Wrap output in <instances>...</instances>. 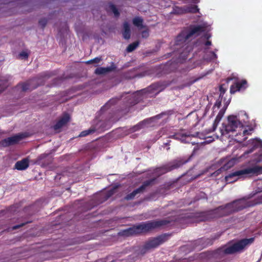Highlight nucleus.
Instances as JSON below:
<instances>
[{
    "instance_id": "473e14b6",
    "label": "nucleus",
    "mask_w": 262,
    "mask_h": 262,
    "mask_svg": "<svg viewBox=\"0 0 262 262\" xmlns=\"http://www.w3.org/2000/svg\"><path fill=\"white\" fill-rule=\"evenodd\" d=\"M47 19L46 18L41 19L39 20V24L42 27L44 28L47 24Z\"/></svg>"
},
{
    "instance_id": "f8f14e48",
    "label": "nucleus",
    "mask_w": 262,
    "mask_h": 262,
    "mask_svg": "<svg viewBox=\"0 0 262 262\" xmlns=\"http://www.w3.org/2000/svg\"><path fill=\"white\" fill-rule=\"evenodd\" d=\"M70 118V116L68 114H64L54 125V129L56 130H59L62 127L64 126L69 121Z\"/></svg>"
},
{
    "instance_id": "a18cd8bd",
    "label": "nucleus",
    "mask_w": 262,
    "mask_h": 262,
    "mask_svg": "<svg viewBox=\"0 0 262 262\" xmlns=\"http://www.w3.org/2000/svg\"><path fill=\"white\" fill-rule=\"evenodd\" d=\"M252 151V150H250L249 151H247L245 152V154H248L251 152Z\"/></svg>"
},
{
    "instance_id": "58836bf2",
    "label": "nucleus",
    "mask_w": 262,
    "mask_h": 262,
    "mask_svg": "<svg viewBox=\"0 0 262 262\" xmlns=\"http://www.w3.org/2000/svg\"><path fill=\"white\" fill-rule=\"evenodd\" d=\"M25 224V223H23L20 225L15 226L13 227L12 229H13V230L17 229L19 228L20 227L23 226Z\"/></svg>"
},
{
    "instance_id": "c03bdc74",
    "label": "nucleus",
    "mask_w": 262,
    "mask_h": 262,
    "mask_svg": "<svg viewBox=\"0 0 262 262\" xmlns=\"http://www.w3.org/2000/svg\"><path fill=\"white\" fill-rule=\"evenodd\" d=\"M162 169H164L165 170L163 172H165L170 170V169L169 168H168L167 167H164L162 168Z\"/></svg>"
},
{
    "instance_id": "6ab92c4d",
    "label": "nucleus",
    "mask_w": 262,
    "mask_h": 262,
    "mask_svg": "<svg viewBox=\"0 0 262 262\" xmlns=\"http://www.w3.org/2000/svg\"><path fill=\"white\" fill-rule=\"evenodd\" d=\"M231 80H232L231 78H228L226 79V83H223V84H221L220 86V88H219L220 92V97L222 99L223 98V96H224V94L225 93V92L227 91L228 82Z\"/></svg>"
},
{
    "instance_id": "2f4dec72",
    "label": "nucleus",
    "mask_w": 262,
    "mask_h": 262,
    "mask_svg": "<svg viewBox=\"0 0 262 262\" xmlns=\"http://www.w3.org/2000/svg\"><path fill=\"white\" fill-rule=\"evenodd\" d=\"M18 56L21 59H27L28 57V54L26 51H22L19 54Z\"/></svg>"
},
{
    "instance_id": "c756f323",
    "label": "nucleus",
    "mask_w": 262,
    "mask_h": 262,
    "mask_svg": "<svg viewBox=\"0 0 262 262\" xmlns=\"http://www.w3.org/2000/svg\"><path fill=\"white\" fill-rule=\"evenodd\" d=\"M154 88L152 87H150L147 89L146 90H143L141 91L138 92V94H147V93H150L152 92Z\"/></svg>"
},
{
    "instance_id": "37998d69",
    "label": "nucleus",
    "mask_w": 262,
    "mask_h": 262,
    "mask_svg": "<svg viewBox=\"0 0 262 262\" xmlns=\"http://www.w3.org/2000/svg\"><path fill=\"white\" fill-rule=\"evenodd\" d=\"M221 102L220 101L219 102H216L215 105H214V107H215V106H217V107L218 108H219L221 106Z\"/></svg>"
},
{
    "instance_id": "9b49d317",
    "label": "nucleus",
    "mask_w": 262,
    "mask_h": 262,
    "mask_svg": "<svg viewBox=\"0 0 262 262\" xmlns=\"http://www.w3.org/2000/svg\"><path fill=\"white\" fill-rule=\"evenodd\" d=\"M154 180H149V181H146L140 187H139V188L137 189L136 190H134L133 192H132L131 193L127 195L125 198V199L126 200H132L133 199L135 196L136 194H137L138 193H142L143 192L145 188L149 186L151 183L152 182V181H154Z\"/></svg>"
},
{
    "instance_id": "7c9ffc66",
    "label": "nucleus",
    "mask_w": 262,
    "mask_h": 262,
    "mask_svg": "<svg viewBox=\"0 0 262 262\" xmlns=\"http://www.w3.org/2000/svg\"><path fill=\"white\" fill-rule=\"evenodd\" d=\"M225 112V110H224L223 108L221 109L215 118L217 119V120H221L224 115Z\"/></svg>"
},
{
    "instance_id": "bb28decb",
    "label": "nucleus",
    "mask_w": 262,
    "mask_h": 262,
    "mask_svg": "<svg viewBox=\"0 0 262 262\" xmlns=\"http://www.w3.org/2000/svg\"><path fill=\"white\" fill-rule=\"evenodd\" d=\"M199 150V148L198 147H194L193 150V152L191 154V156H189L188 160H184L181 159V164H184L187 162L190 159V158Z\"/></svg>"
},
{
    "instance_id": "f704fd0d",
    "label": "nucleus",
    "mask_w": 262,
    "mask_h": 262,
    "mask_svg": "<svg viewBox=\"0 0 262 262\" xmlns=\"http://www.w3.org/2000/svg\"><path fill=\"white\" fill-rule=\"evenodd\" d=\"M149 35L148 30L146 29L142 32V36L144 38H147Z\"/></svg>"
},
{
    "instance_id": "603ef678",
    "label": "nucleus",
    "mask_w": 262,
    "mask_h": 262,
    "mask_svg": "<svg viewBox=\"0 0 262 262\" xmlns=\"http://www.w3.org/2000/svg\"><path fill=\"white\" fill-rule=\"evenodd\" d=\"M257 262H259V261H257Z\"/></svg>"
},
{
    "instance_id": "3c124183",
    "label": "nucleus",
    "mask_w": 262,
    "mask_h": 262,
    "mask_svg": "<svg viewBox=\"0 0 262 262\" xmlns=\"http://www.w3.org/2000/svg\"><path fill=\"white\" fill-rule=\"evenodd\" d=\"M252 130H253V129H252V128H251V129H250V130H249V131H250V132H251Z\"/></svg>"
},
{
    "instance_id": "f3484780",
    "label": "nucleus",
    "mask_w": 262,
    "mask_h": 262,
    "mask_svg": "<svg viewBox=\"0 0 262 262\" xmlns=\"http://www.w3.org/2000/svg\"><path fill=\"white\" fill-rule=\"evenodd\" d=\"M29 166V162L27 159L18 161L15 164V167L18 170H23L27 168Z\"/></svg>"
},
{
    "instance_id": "49530a36",
    "label": "nucleus",
    "mask_w": 262,
    "mask_h": 262,
    "mask_svg": "<svg viewBox=\"0 0 262 262\" xmlns=\"http://www.w3.org/2000/svg\"><path fill=\"white\" fill-rule=\"evenodd\" d=\"M210 37V35H208L207 34L206 35V38L208 39Z\"/></svg>"
},
{
    "instance_id": "0eeeda50",
    "label": "nucleus",
    "mask_w": 262,
    "mask_h": 262,
    "mask_svg": "<svg viewBox=\"0 0 262 262\" xmlns=\"http://www.w3.org/2000/svg\"><path fill=\"white\" fill-rule=\"evenodd\" d=\"M42 84L39 79L33 78L27 81L19 83L16 86V91L19 93H25L31 91Z\"/></svg>"
},
{
    "instance_id": "f03ea898",
    "label": "nucleus",
    "mask_w": 262,
    "mask_h": 262,
    "mask_svg": "<svg viewBox=\"0 0 262 262\" xmlns=\"http://www.w3.org/2000/svg\"><path fill=\"white\" fill-rule=\"evenodd\" d=\"M254 241V238L242 239L231 246L224 248L223 252L227 254H231L243 250L246 247L251 245Z\"/></svg>"
},
{
    "instance_id": "cd10ccee",
    "label": "nucleus",
    "mask_w": 262,
    "mask_h": 262,
    "mask_svg": "<svg viewBox=\"0 0 262 262\" xmlns=\"http://www.w3.org/2000/svg\"><path fill=\"white\" fill-rule=\"evenodd\" d=\"M110 10L114 14L115 16H118L119 15V12L115 6L111 5L110 6Z\"/></svg>"
},
{
    "instance_id": "9d476101",
    "label": "nucleus",
    "mask_w": 262,
    "mask_h": 262,
    "mask_svg": "<svg viewBox=\"0 0 262 262\" xmlns=\"http://www.w3.org/2000/svg\"><path fill=\"white\" fill-rule=\"evenodd\" d=\"M204 31L205 27L202 25L192 26L190 27V30L186 35L185 39H188L193 36H198Z\"/></svg>"
},
{
    "instance_id": "4c0bfd02",
    "label": "nucleus",
    "mask_w": 262,
    "mask_h": 262,
    "mask_svg": "<svg viewBox=\"0 0 262 262\" xmlns=\"http://www.w3.org/2000/svg\"><path fill=\"white\" fill-rule=\"evenodd\" d=\"M190 246V245L189 244H187V245H184V246H181V251L183 250V251H186V252H187V251L186 250V249L188 248V247Z\"/></svg>"
},
{
    "instance_id": "423d86ee",
    "label": "nucleus",
    "mask_w": 262,
    "mask_h": 262,
    "mask_svg": "<svg viewBox=\"0 0 262 262\" xmlns=\"http://www.w3.org/2000/svg\"><path fill=\"white\" fill-rule=\"evenodd\" d=\"M165 241V236L162 235L151 238L146 242L143 246L139 247V254L144 255L148 251L156 248Z\"/></svg>"
},
{
    "instance_id": "5701e85b",
    "label": "nucleus",
    "mask_w": 262,
    "mask_h": 262,
    "mask_svg": "<svg viewBox=\"0 0 262 262\" xmlns=\"http://www.w3.org/2000/svg\"><path fill=\"white\" fill-rule=\"evenodd\" d=\"M203 77V76H200V77H191L189 81L187 83V85H190L191 84H192L193 83H194V82L198 81V80H200L202 77ZM185 86H186V85H185Z\"/></svg>"
},
{
    "instance_id": "20e7f679",
    "label": "nucleus",
    "mask_w": 262,
    "mask_h": 262,
    "mask_svg": "<svg viewBox=\"0 0 262 262\" xmlns=\"http://www.w3.org/2000/svg\"><path fill=\"white\" fill-rule=\"evenodd\" d=\"M244 125L238 120L236 116L230 115L228 117V123L225 124L223 123L222 128L221 129L222 135H224L236 130V129L239 127H243Z\"/></svg>"
},
{
    "instance_id": "1a4fd4ad",
    "label": "nucleus",
    "mask_w": 262,
    "mask_h": 262,
    "mask_svg": "<svg viewBox=\"0 0 262 262\" xmlns=\"http://www.w3.org/2000/svg\"><path fill=\"white\" fill-rule=\"evenodd\" d=\"M247 87V81L246 80H242L241 81L236 82L231 85L230 92L233 94L237 91L245 90Z\"/></svg>"
},
{
    "instance_id": "c9c22d12",
    "label": "nucleus",
    "mask_w": 262,
    "mask_h": 262,
    "mask_svg": "<svg viewBox=\"0 0 262 262\" xmlns=\"http://www.w3.org/2000/svg\"><path fill=\"white\" fill-rule=\"evenodd\" d=\"M210 54H211V57H210V60L215 59L217 58V56L214 52L211 51V52H210Z\"/></svg>"
},
{
    "instance_id": "f257e3e1",
    "label": "nucleus",
    "mask_w": 262,
    "mask_h": 262,
    "mask_svg": "<svg viewBox=\"0 0 262 262\" xmlns=\"http://www.w3.org/2000/svg\"><path fill=\"white\" fill-rule=\"evenodd\" d=\"M262 204V194L253 200L243 198L228 203L225 206H221L215 209L203 212L208 219L217 218L229 215L248 207Z\"/></svg>"
},
{
    "instance_id": "8fccbe9b",
    "label": "nucleus",
    "mask_w": 262,
    "mask_h": 262,
    "mask_svg": "<svg viewBox=\"0 0 262 262\" xmlns=\"http://www.w3.org/2000/svg\"><path fill=\"white\" fill-rule=\"evenodd\" d=\"M126 78H130V77H128L127 76H126Z\"/></svg>"
},
{
    "instance_id": "09e8293b",
    "label": "nucleus",
    "mask_w": 262,
    "mask_h": 262,
    "mask_svg": "<svg viewBox=\"0 0 262 262\" xmlns=\"http://www.w3.org/2000/svg\"><path fill=\"white\" fill-rule=\"evenodd\" d=\"M199 133L197 132V133H196V136H199Z\"/></svg>"
},
{
    "instance_id": "ea45409f",
    "label": "nucleus",
    "mask_w": 262,
    "mask_h": 262,
    "mask_svg": "<svg viewBox=\"0 0 262 262\" xmlns=\"http://www.w3.org/2000/svg\"><path fill=\"white\" fill-rule=\"evenodd\" d=\"M262 192V188H257L255 191V193L253 194V195H255L258 193H259V192Z\"/></svg>"
},
{
    "instance_id": "6e6552de",
    "label": "nucleus",
    "mask_w": 262,
    "mask_h": 262,
    "mask_svg": "<svg viewBox=\"0 0 262 262\" xmlns=\"http://www.w3.org/2000/svg\"><path fill=\"white\" fill-rule=\"evenodd\" d=\"M25 137V135L24 134H19L2 140L0 142V144L4 147L13 145L18 143Z\"/></svg>"
},
{
    "instance_id": "aec40b11",
    "label": "nucleus",
    "mask_w": 262,
    "mask_h": 262,
    "mask_svg": "<svg viewBox=\"0 0 262 262\" xmlns=\"http://www.w3.org/2000/svg\"><path fill=\"white\" fill-rule=\"evenodd\" d=\"M219 235H214L211 238H208L205 239H201L199 242L203 243L204 244V247L210 246L213 244L214 241L219 238Z\"/></svg>"
},
{
    "instance_id": "c85d7f7f",
    "label": "nucleus",
    "mask_w": 262,
    "mask_h": 262,
    "mask_svg": "<svg viewBox=\"0 0 262 262\" xmlns=\"http://www.w3.org/2000/svg\"><path fill=\"white\" fill-rule=\"evenodd\" d=\"M183 213H181V228H184V227L183 226V224L184 223H189L190 222V218L189 217H187V218H186L184 216H182V215H183Z\"/></svg>"
},
{
    "instance_id": "de8ad7c7",
    "label": "nucleus",
    "mask_w": 262,
    "mask_h": 262,
    "mask_svg": "<svg viewBox=\"0 0 262 262\" xmlns=\"http://www.w3.org/2000/svg\"><path fill=\"white\" fill-rule=\"evenodd\" d=\"M192 249H193V248H189L188 250V252L191 251V250H192Z\"/></svg>"
},
{
    "instance_id": "4468645a",
    "label": "nucleus",
    "mask_w": 262,
    "mask_h": 262,
    "mask_svg": "<svg viewBox=\"0 0 262 262\" xmlns=\"http://www.w3.org/2000/svg\"><path fill=\"white\" fill-rule=\"evenodd\" d=\"M116 69L115 65L112 64L110 67L107 68H98L96 69L95 73L99 75H105L112 71H113Z\"/></svg>"
},
{
    "instance_id": "79ce46f5",
    "label": "nucleus",
    "mask_w": 262,
    "mask_h": 262,
    "mask_svg": "<svg viewBox=\"0 0 262 262\" xmlns=\"http://www.w3.org/2000/svg\"><path fill=\"white\" fill-rule=\"evenodd\" d=\"M205 46H209L211 45V41L210 40H207L205 43Z\"/></svg>"
},
{
    "instance_id": "4be33fe9",
    "label": "nucleus",
    "mask_w": 262,
    "mask_h": 262,
    "mask_svg": "<svg viewBox=\"0 0 262 262\" xmlns=\"http://www.w3.org/2000/svg\"><path fill=\"white\" fill-rule=\"evenodd\" d=\"M139 43V41H136L130 44L127 48V51L128 52H132L138 46Z\"/></svg>"
},
{
    "instance_id": "a211bd4d",
    "label": "nucleus",
    "mask_w": 262,
    "mask_h": 262,
    "mask_svg": "<svg viewBox=\"0 0 262 262\" xmlns=\"http://www.w3.org/2000/svg\"><path fill=\"white\" fill-rule=\"evenodd\" d=\"M199 8L196 5H191L187 6L184 10L181 8V12L184 11L185 12L190 13H199Z\"/></svg>"
},
{
    "instance_id": "72a5a7b5",
    "label": "nucleus",
    "mask_w": 262,
    "mask_h": 262,
    "mask_svg": "<svg viewBox=\"0 0 262 262\" xmlns=\"http://www.w3.org/2000/svg\"><path fill=\"white\" fill-rule=\"evenodd\" d=\"M118 186H115L113 189L110 190L108 192V198L110 197L112 195H113L115 192L116 190L118 188Z\"/></svg>"
},
{
    "instance_id": "412c9836",
    "label": "nucleus",
    "mask_w": 262,
    "mask_h": 262,
    "mask_svg": "<svg viewBox=\"0 0 262 262\" xmlns=\"http://www.w3.org/2000/svg\"><path fill=\"white\" fill-rule=\"evenodd\" d=\"M133 24L139 28V29L144 28L145 27L143 25V20L141 17H135L133 20Z\"/></svg>"
},
{
    "instance_id": "b1692460",
    "label": "nucleus",
    "mask_w": 262,
    "mask_h": 262,
    "mask_svg": "<svg viewBox=\"0 0 262 262\" xmlns=\"http://www.w3.org/2000/svg\"><path fill=\"white\" fill-rule=\"evenodd\" d=\"M220 121L221 120H217V119H216V118L215 119V120L214 121V122H213V123L212 124V128L209 129V132L210 133L213 132H214L216 129V127H217L219 122H220Z\"/></svg>"
},
{
    "instance_id": "39448f33",
    "label": "nucleus",
    "mask_w": 262,
    "mask_h": 262,
    "mask_svg": "<svg viewBox=\"0 0 262 262\" xmlns=\"http://www.w3.org/2000/svg\"><path fill=\"white\" fill-rule=\"evenodd\" d=\"M169 223L166 220L154 221L136 226L138 234L146 233Z\"/></svg>"
},
{
    "instance_id": "7ed1b4c3",
    "label": "nucleus",
    "mask_w": 262,
    "mask_h": 262,
    "mask_svg": "<svg viewBox=\"0 0 262 262\" xmlns=\"http://www.w3.org/2000/svg\"><path fill=\"white\" fill-rule=\"evenodd\" d=\"M262 173V166H254L252 167H248L243 169L236 171L229 174L228 176L225 177V180L227 182L229 183L235 181L234 180H231L234 177L237 176H242L245 174H259Z\"/></svg>"
},
{
    "instance_id": "dca6fc26",
    "label": "nucleus",
    "mask_w": 262,
    "mask_h": 262,
    "mask_svg": "<svg viewBox=\"0 0 262 262\" xmlns=\"http://www.w3.org/2000/svg\"><path fill=\"white\" fill-rule=\"evenodd\" d=\"M130 29L129 24L125 22L123 24V37L126 39H128L130 38Z\"/></svg>"
},
{
    "instance_id": "e433bc0d",
    "label": "nucleus",
    "mask_w": 262,
    "mask_h": 262,
    "mask_svg": "<svg viewBox=\"0 0 262 262\" xmlns=\"http://www.w3.org/2000/svg\"><path fill=\"white\" fill-rule=\"evenodd\" d=\"M262 161V155H259L255 160L256 163L260 162Z\"/></svg>"
},
{
    "instance_id": "a19ab883",
    "label": "nucleus",
    "mask_w": 262,
    "mask_h": 262,
    "mask_svg": "<svg viewBox=\"0 0 262 262\" xmlns=\"http://www.w3.org/2000/svg\"><path fill=\"white\" fill-rule=\"evenodd\" d=\"M249 131L247 129H244L243 132V134L244 135L250 134Z\"/></svg>"
},
{
    "instance_id": "2eb2a0df",
    "label": "nucleus",
    "mask_w": 262,
    "mask_h": 262,
    "mask_svg": "<svg viewBox=\"0 0 262 262\" xmlns=\"http://www.w3.org/2000/svg\"><path fill=\"white\" fill-rule=\"evenodd\" d=\"M138 232L137 231V229L136 226H134L132 228H130L126 230H124L122 231L119 232L118 234L121 236H128L130 235H132L134 234H137Z\"/></svg>"
},
{
    "instance_id": "a878e982",
    "label": "nucleus",
    "mask_w": 262,
    "mask_h": 262,
    "mask_svg": "<svg viewBox=\"0 0 262 262\" xmlns=\"http://www.w3.org/2000/svg\"><path fill=\"white\" fill-rule=\"evenodd\" d=\"M94 131L95 130L94 129H90L87 130L83 131L79 135V137H84L86 135L92 134L94 132Z\"/></svg>"
},
{
    "instance_id": "ddd939ff",
    "label": "nucleus",
    "mask_w": 262,
    "mask_h": 262,
    "mask_svg": "<svg viewBox=\"0 0 262 262\" xmlns=\"http://www.w3.org/2000/svg\"><path fill=\"white\" fill-rule=\"evenodd\" d=\"M237 160L236 159H231L225 163L220 169L217 170L215 172L219 173V171H226L232 167L236 163Z\"/></svg>"
},
{
    "instance_id": "393cba45",
    "label": "nucleus",
    "mask_w": 262,
    "mask_h": 262,
    "mask_svg": "<svg viewBox=\"0 0 262 262\" xmlns=\"http://www.w3.org/2000/svg\"><path fill=\"white\" fill-rule=\"evenodd\" d=\"M102 60L101 57H97L93 60L87 61L86 64H98Z\"/></svg>"
}]
</instances>
